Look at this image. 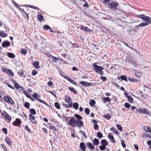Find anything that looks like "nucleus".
Here are the masks:
<instances>
[{"label":"nucleus","mask_w":151,"mask_h":151,"mask_svg":"<svg viewBox=\"0 0 151 151\" xmlns=\"http://www.w3.org/2000/svg\"><path fill=\"white\" fill-rule=\"evenodd\" d=\"M47 85L50 86V87H51L52 86L53 83L51 82L50 81H49L47 83Z\"/></svg>","instance_id":"0e129e2a"},{"label":"nucleus","mask_w":151,"mask_h":151,"mask_svg":"<svg viewBox=\"0 0 151 151\" xmlns=\"http://www.w3.org/2000/svg\"><path fill=\"white\" fill-rule=\"evenodd\" d=\"M136 111H138L140 114H149L151 113L150 111L145 108L136 109Z\"/></svg>","instance_id":"20e7f679"},{"label":"nucleus","mask_w":151,"mask_h":151,"mask_svg":"<svg viewBox=\"0 0 151 151\" xmlns=\"http://www.w3.org/2000/svg\"><path fill=\"white\" fill-rule=\"evenodd\" d=\"M148 24H147V23H146V22H143L141 23L139 25L140 27H145L146 26H147L148 25Z\"/></svg>","instance_id":"ea45409f"},{"label":"nucleus","mask_w":151,"mask_h":151,"mask_svg":"<svg viewBox=\"0 0 151 151\" xmlns=\"http://www.w3.org/2000/svg\"><path fill=\"white\" fill-rule=\"evenodd\" d=\"M71 117L69 116H66L65 117V121L66 122H68H68L70 121V119Z\"/></svg>","instance_id":"09e8293b"},{"label":"nucleus","mask_w":151,"mask_h":151,"mask_svg":"<svg viewBox=\"0 0 151 151\" xmlns=\"http://www.w3.org/2000/svg\"><path fill=\"white\" fill-rule=\"evenodd\" d=\"M76 119L73 117H71L70 121L68 122V125L71 126L73 127H75V124H76Z\"/></svg>","instance_id":"0eeeda50"},{"label":"nucleus","mask_w":151,"mask_h":151,"mask_svg":"<svg viewBox=\"0 0 151 151\" xmlns=\"http://www.w3.org/2000/svg\"><path fill=\"white\" fill-rule=\"evenodd\" d=\"M49 127L50 129H53L55 131L57 130V129L54 126L50 125Z\"/></svg>","instance_id":"864d4df0"},{"label":"nucleus","mask_w":151,"mask_h":151,"mask_svg":"<svg viewBox=\"0 0 151 151\" xmlns=\"http://www.w3.org/2000/svg\"><path fill=\"white\" fill-rule=\"evenodd\" d=\"M100 149L101 150H104L106 149V146L102 145L99 147Z\"/></svg>","instance_id":"3c124183"},{"label":"nucleus","mask_w":151,"mask_h":151,"mask_svg":"<svg viewBox=\"0 0 151 151\" xmlns=\"http://www.w3.org/2000/svg\"><path fill=\"white\" fill-rule=\"evenodd\" d=\"M27 6L28 7H29L30 8H34L35 9H37L38 10H39L38 9V7H34L32 5H27Z\"/></svg>","instance_id":"680f3d73"},{"label":"nucleus","mask_w":151,"mask_h":151,"mask_svg":"<svg viewBox=\"0 0 151 151\" xmlns=\"http://www.w3.org/2000/svg\"><path fill=\"white\" fill-rule=\"evenodd\" d=\"M70 104H69L65 105V107L67 108H69L72 106V102L69 103Z\"/></svg>","instance_id":"bf43d9fd"},{"label":"nucleus","mask_w":151,"mask_h":151,"mask_svg":"<svg viewBox=\"0 0 151 151\" xmlns=\"http://www.w3.org/2000/svg\"><path fill=\"white\" fill-rule=\"evenodd\" d=\"M100 78L103 81H106V78L104 76H101V77Z\"/></svg>","instance_id":"774afa93"},{"label":"nucleus","mask_w":151,"mask_h":151,"mask_svg":"<svg viewBox=\"0 0 151 151\" xmlns=\"http://www.w3.org/2000/svg\"><path fill=\"white\" fill-rule=\"evenodd\" d=\"M131 106V105L128 103L126 102L125 103V107L126 108H129Z\"/></svg>","instance_id":"603ef678"},{"label":"nucleus","mask_w":151,"mask_h":151,"mask_svg":"<svg viewBox=\"0 0 151 151\" xmlns=\"http://www.w3.org/2000/svg\"><path fill=\"white\" fill-rule=\"evenodd\" d=\"M10 98V97L9 96H4V100L7 102H8Z\"/></svg>","instance_id":"49530a36"},{"label":"nucleus","mask_w":151,"mask_h":151,"mask_svg":"<svg viewBox=\"0 0 151 151\" xmlns=\"http://www.w3.org/2000/svg\"><path fill=\"white\" fill-rule=\"evenodd\" d=\"M93 66L94 67L93 70L96 71V73L100 75H103L104 72L102 71L104 69V67L101 66L97 65L96 63L93 64Z\"/></svg>","instance_id":"f257e3e1"},{"label":"nucleus","mask_w":151,"mask_h":151,"mask_svg":"<svg viewBox=\"0 0 151 151\" xmlns=\"http://www.w3.org/2000/svg\"><path fill=\"white\" fill-rule=\"evenodd\" d=\"M95 104V101L93 99L91 100L89 102L90 105L92 106H93Z\"/></svg>","instance_id":"c756f323"},{"label":"nucleus","mask_w":151,"mask_h":151,"mask_svg":"<svg viewBox=\"0 0 151 151\" xmlns=\"http://www.w3.org/2000/svg\"><path fill=\"white\" fill-rule=\"evenodd\" d=\"M145 130H146L147 132L150 131H151L150 128V126H145L144 128Z\"/></svg>","instance_id":"e433bc0d"},{"label":"nucleus","mask_w":151,"mask_h":151,"mask_svg":"<svg viewBox=\"0 0 151 151\" xmlns=\"http://www.w3.org/2000/svg\"><path fill=\"white\" fill-rule=\"evenodd\" d=\"M29 120L30 121L32 122L34 124H36L37 123V122L35 121V116H33L32 117H29Z\"/></svg>","instance_id":"412c9836"},{"label":"nucleus","mask_w":151,"mask_h":151,"mask_svg":"<svg viewBox=\"0 0 151 151\" xmlns=\"http://www.w3.org/2000/svg\"><path fill=\"white\" fill-rule=\"evenodd\" d=\"M10 42L6 40L4 41L2 43V46L3 47H9L10 46Z\"/></svg>","instance_id":"f8f14e48"},{"label":"nucleus","mask_w":151,"mask_h":151,"mask_svg":"<svg viewBox=\"0 0 151 151\" xmlns=\"http://www.w3.org/2000/svg\"><path fill=\"white\" fill-rule=\"evenodd\" d=\"M68 89L71 91L73 92L75 94H76L77 93V92L76 90L73 87H69L68 88Z\"/></svg>","instance_id":"4be33fe9"},{"label":"nucleus","mask_w":151,"mask_h":151,"mask_svg":"<svg viewBox=\"0 0 151 151\" xmlns=\"http://www.w3.org/2000/svg\"><path fill=\"white\" fill-rule=\"evenodd\" d=\"M80 29L82 30L83 31L89 32L90 31V29L87 27H85L84 26H81Z\"/></svg>","instance_id":"4468645a"},{"label":"nucleus","mask_w":151,"mask_h":151,"mask_svg":"<svg viewBox=\"0 0 151 151\" xmlns=\"http://www.w3.org/2000/svg\"><path fill=\"white\" fill-rule=\"evenodd\" d=\"M120 78L122 80H124L126 81H127V76L125 75L121 76Z\"/></svg>","instance_id":"c85d7f7f"},{"label":"nucleus","mask_w":151,"mask_h":151,"mask_svg":"<svg viewBox=\"0 0 151 151\" xmlns=\"http://www.w3.org/2000/svg\"><path fill=\"white\" fill-rule=\"evenodd\" d=\"M93 143L94 145H97L99 144V142L98 139L95 138L93 140Z\"/></svg>","instance_id":"b1692460"},{"label":"nucleus","mask_w":151,"mask_h":151,"mask_svg":"<svg viewBox=\"0 0 151 151\" xmlns=\"http://www.w3.org/2000/svg\"><path fill=\"white\" fill-rule=\"evenodd\" d=\"M37 72L35 70H33L32 72V74L34 76L36 74H37Z\"/></svg>","instance_id":"5fc2aeb1"},{"label":"nucleus","mask_w":151,"mask_h":151,"mask_svg":"<svg viewBox=\"0 0 151 151\" xmlns=\"http://www.w3.org/2000/svg\"><path fill=\"white\" fill-rule=\"evenodd\" d=\"M74 116L77 119H79V120H80L81 119H83L82 117L78 114H75Z\"/></svg>","instance_id":"72a5a7b5"},{"label":"nucleus","mask_w":151,"mask_h":151,"mask_svg":"<svg viewBox=\"0 0 151 151\" xmlns=\"http://www.w3.org/2000/svg\"><path fill=\"white\" fill-rule=\"evenodd\" d=\"M103 102L104 103H106V102H110L111 100L109 98V97H104L103 98Z\"/></svg>","instance_id":"aec40b11"},{"label":"nucleus","mask_w":151,"mask_h":151,"mask_svg":"<svg viewBox=\"0 0 151 151\" xmlns=\"http://www.w3.org/2000/svg\"><path fill=\"white\" fill-rule=\"evenodd\" d=\"M8 56L11 58H14L15 56L13 53L11 52H8L7 53Z\"/></svg>","instance_id":"393cba45"},{"label":"nucleus","mask_w":151,"mask_h":151,"mask_svg":"<svg viewBox=\"0 0 151 151\" xmlns=\"http://www.w3.org/2000/svg\"><path fill=\"white\" fill-rule=\"evenodd\" d=\"M108 138L111 142H113L114 141V137L109 134H108Z\"/></svg>","instance_id":"bb28decb"},{"label":"nucleus","mask_w":151,"mask_h":151,"mask_svg":"<svg viewBox=\"0 0 151 151\" xmlns=\"http://www.w3.org/2000/svg\"><path fill=\"white\" fill-rule=\"evenodd\" d=\"M73 106L74 109H77L78 107V104L77 103H74L73 104Z\"/></svg>","instance_id":"c9c22d12"},{"label":"nucleus","mask_w":151,"mask_h":151,"mask_svg":"<svg viewBox=\"0 0 151 151\" xmlns=\"http://www.w3.org/2000/svg\"><path fill=\"white\" fill-rule=\"evenodd\" d=\"M1 115L5 118V121L7 122H9L11 120V117L5 111H3L1 113Z\"/></svg>","instance_id":"7ed1b4c3"},{"label":"nucleus","mask_w":151,"mask_h":151,"mask_svg":"<svg viewBox=\"0 0 151 151\" xmlns=\"http://www.w3.org/2000/svg\"><path fill=\"white\" fill-rule=\"evenodd\" d=\"M37 18L38 20L40 22L43 21L44 19V17L43 16L40 14H37Z\"/></svg>","instance_id":"a211bd4d"},{"label":"nucleus","mask_w":151,"mask_h":151,"mask_svg":"<svg viewBox=\"0 0 151 151\" xmlns=\"http://www.w3.org/2000/svg\"><path fill=\"white\" fill-rule=\"evenodd\" d=\"M7 34L5 33L0 32V36L2 37H4L7 36Z\"/></svg>","instance_id":"de8ad7c7"},{"label":"nucleus","mask_w":151,"mask_h":151,"mask_svg":"<svg viewBox=\"0 0 151 151\" xmlns=\"http://www.w3.org/2000/svg\"><path fill=\"white\" fill-rule=\"evenodd\" d=\"M8 103L12 105H14V102L12 99L11 97L9 99Z\"/></svg>","instance_id":"f704fd0d"},{"label":"nucleus","mask_w":151,"mask_h":151,"mask_svg":"<svg viewBox=\"0 0 151 151\" xmlns=\"http://www.w3.org/2000/svg\"><path fill=\"white\" fill-rule=\"evenodd\" d=\"M127 99H128V101L129 102L131 103L133 102V99L131 96H127Z\"/></svg>","instance_id":"2f4dec72"},{"label":"nucleus","mask_w":151,"mask_h":151,"mask_svg":"<svg viewBox=\"0 0 151 151\" xmlns=\"http://www.w3.org/2000/svg\"><path fill=\"white\" fill-rule=\"evenodd\" d=\"M121 143H122V147L124 148H125L126 147V146L125 144V143L124 142L123 140H121Z\"/></svg>","instance_id":"13d9d810"},{"label":"nucleus","mask_w":151,"mask_h":151,"mask_svg":"<svg viewBox=\"0 0 151 151\" xmlns=\"http://www.w3.org/2000/svg\"><path fill=\"white\" fill-rule=\"evenodd\" d=\"M55 106L58 109H60V106L59 103L58 102H56L55 103Z\"/></svg>","instance_id":"a18cd8bd"},{"label":"nucleus","mask_w":151,"mask_h":151,"mask_svg":"<svg viewBox=\"0 0 151 151\" xmlns=\"http://www.w3.org/2000/svg\"><path fill=\"white\" fill-rule=\"evenodd\" d=\"M101 143L102 145L106 146L108 145V143L107 141L105 139H102L101 141Z\"/></svg>","instance_id":"a878e982"},{"label":"nucleus","mask_w":151,"mask_h":151,"mask_svg":"<svg viewBox=\"0 0 151 151\" xmlns=\"http://www.w3.org/2000/svg\"><path fill=\"white\" fill-rule=\"evenodd\" d=\"M21 121L19 119L17 118L16 120L14 121L13 124L15 126H19L21 124Z\"/></svg>","instance_id":"9d476101"},{"label":"nucleus","mask_w":151,"mask_h":151,"mask_svg":"<svg viewBox=\"0 0 151 151\" xmlns=\"http://www.w3.org/2000/svg\"><path fill=\"white\" fill-rule=\"evenodd\" d=\"M97 137L99 139H101L103 137L102 134L100 132H98L97 133Z\"/></svg>","instance_id":"473e14b6"},{"label":"nucleus","mask_w":151,"mask_h":151,"mask_svg":"<svg viewBox=\"0 0 151 151\" xmlns=\"http://www.w3.org/2000/svg\"><path fill=\"white\" fill-rule=\"evenodd\" d=\"M29 103L28 102H25L24 104V107L27 108L29 109Z\"/></svg>","instance_id":"c03bdc74"},{"label":"nucleus","mask_w":151,"mask_h":151,"mask_svg":"<svg viewBox=\"0 0 151 151\" xmlns=\"http://www.w3.org/2000/svg\"><path fill=\"white\" fill-rule=\"evenodd\" d=\"M25 128L27 130L28 132H30V129L26 125L25 126Z\"/></svg>","instance_id":"69168bd1"},{"label":"nucleus","mask_w":151,"mask_h":151,"mask_svg":"<svg viewBox=\"0 0 151 151\" xmlns=\"http://www.w3.org/2000/svg\"><path fill=\"white\" fill-rule=\"evenodd\" d=\"M79 83L83 86H91L92 85L91 82L88 83L86 81H80Z\"/></svg>","instance_id":"6e6552de"},{"label":"nucleus","mask_w":151,"mask_h":151,"mask_svg":"<svg viewBox=\"0 0 151 151\" xmlns=\"http://www.w3.org/2000/svg\"><path fill=\"white\" fill-rule=\"evenodd\" d=\"M142 137L144 138H145V137H149L151 139V135H150V134H148L147 133H144L142 134Z\"/></svg>","instance_id":"cd10ccee"},{"label":"nucleus","mask_w":151,"mask_h":151,"mask_svg":"<svg viewBox=\"0 0 151 151\" xmlns=\"http://www.w3.org/2000/svg\"><path fill=\"white\" fill-rule=\"evenodd\" d=\"M21 11L23 14L24 15V14H25L27 16V17L28 18V15L27 13H26V12H25L23 9H22Z\"/></svg>","instance_id":"4d7b16f0"},{"label":"nucleus","mask_w":151,"mask_h":151,"mask_svg":"<svg viewBox=\"0 0 151 151\" xmlns=\"http://www.w3.org/2000/svg\"><path fill=\"white\" fill-rule=\"evenodd\" d=\"M51 58L53 60V61L54 62H56L57 60H58V58L55 57L52 55H51Z\"/></svg>","instance_id":"4c0bfd02"},{"label":"nucleus","mask_w":151,"mask_h":151,"mask_svg":"<svg viewBox=\"0 0 151 151\" xmlns=\"http://www.w3.org/2000/svg\"><path fill=\"white\" fill-rule=\"evenodd\" d=\"M18 73L19 75L22 76L23 75V72L22 70L19 69V70H18Z\"/></svg>","instance_id":"79ce46f5"},{"label":"nucleus","mask_w":151,"mask_h":151,"mask_svg":"<svg viewBox=\"0 0 151 151\" xmlns=\"http://www.w3.org/2000/svg\"><path fill=\"white\" fill-rule=\"evenodd\" d=\"M65 101L69 103L72 102V100L70 97L68 96L67 95L65 96Z\"/></svg>","instance_id":"2eb2a0df"},{"label":"nucleus","mask_w":151,"mask_h":151,"mask_svg":"<svg viewBox=\"0 0 151 151\" xmlns=\"http://www.w3.org/2000/svg\"><path fill=\"white\" fill-rule=\"evenodd\" d=\"M33 65L35 68L36 69H39L40 68L39 66V62L38 61H36L34 62L33 63Z\"/></svg>","instance_id":"f3484780"},{"label":"nucleus","mask_w":151,"mask_h":151,"mask_svg":"<svg viewBox=\"0 0 151 151\" xmlns=\"http://www.w3.org/2000/svg\"><path fill=\"white\" fill-rule=\"evenodd\" d=\"M14 87L17 89H21V91H22L23 89V87L22 86H20L17 83H16L14 84Z\"/></svg>","instance_id":"5701e85b"},{"label":"nucleus","mask_w":151,"mask_h":151,"mask_svg":"<svg viewBox=\"0 0 151 151\" xmlns=\"http://www.w3.org/2000/svg\"><path fill=\"white\" fill-rule=\"evenodd\" d=\"M2 131L4 132L5 134H6L7 132V130L6 128H3L2 129Z\"/></svg>","instance_id":"6e6d98bb"},{"label":"nucleus","mask_w":151,"mask_h":151,"mask_svg":"<svg viewBox=\"0 0 151 151\" xmlns=\"http://www.w3.org/2000/svg\"><path fill=\"white\" fill-rule=\"evenodd\" d=\"M76 125L78 127H82L83 125V121L79 119L76 120Z\"/></svg>","instance_id":"1a4fd4ad"},{"label":"nucleus","mask_w":151,"mask_h":151,"mask_svg":"<svg viewBox=\"0 0 151 151\" xmlns=\"http://www.w3.org/2000/svg\"><path fill=\"white\" fill-rule=\"evenodd\" d=\"M116 127L119 130L121 131H122V127L121 125L119 124H116Z\"/></svg>","instance_id":"58836bf2"},{"label":"nucleus","mask_w":151,"mask_h":151,"mask_svg":"<svg viewBox=\"0 0 151 151\" xmlns=\"http://www.w3.org/2000/svg\"><path fill=\"white\" fill-rule=\"evenodd\" d=\"M30 113L33 114V115H35L36 114V111L33 108H31L30 109Z\"/></svg>","instance_id":"7c9ffc66"},{"label":"nucleus","mask_w":151,"mask_h":151,"mask_svg":"<svg viewBox=\"0 0 151 151\" xmlns=\"http://www.w3.org/2000/svg\"><path fill=\"white\" fill-rule=\"evenodd\" d=\"M33 97L37 101H39L40 102L45 104V105H47V103L44 101L42 100L41 99H40L38 98V97H40V95L39 94L35 93L33 94Z\"/></svg>","instance_id":"423d86ee"},{"label":"nucleus","mask_w":151,"mask_h":151,"mask_svg":"<svg viewBox=\"0 0 151 151\" xmlns=\"http://www.w3.org/2000/svg\"><path fill=\"white\" fill-rule=\"evenodd\" d=\"M80 147L81 150L83 151H86V147L84 143L81 142L80 144Z\"/></svg>","instance_id":"dca6fc26"},{"label":"nucleus","mask_w":151,"mask_h":151,"mask_svg":"<svg viewBox=\"0 0 151 151\" xmlns=\"http://www.w3.org/2000/svg\"><path fill=\"white\" fill-rule=\"evenodd\" d=\"M5 70L7 72V73L9 76H10L12 77L14 76V73L11 70L5 69Z\"/></svg>","instance_id":"6ab92c4d"},{"label":"nucleus","mask_w":151,"mask_h":151,"mask_svg":"<svg viewBox=\"0 0 151 151\" xmlns=\"http://www.w3.org/2000/svg\"><path fill=\"white\" fill-rule=\"evenodd\" d=\"M24 55H25L27 52V51L25 49H21L20 51Z\"/></svg>","instance_id":"37998d69"},{"label":"nucleus","mask_w":151,"mask_h":151,"mask_svg":"<svg viewBox=\"0 0 151 151\" xmlns=\"http://www.w3.org/2000/svg\"><path fill=\"white\" fill-rule=\"evenodd\" d=\"M106 119H111V117L109 115H106L104 116Z\"/></svg>","instance_id":"e2e57ef3"},{"label":"nucleus","mask_w":151,"mask_h":151,"mask_svg":"<svg viewBox=\"0 0 151 151\" xmlns=\"http://www.w3.org/2000/svg\"><path fill=\"white\" fill-rule=\"evenodd\" d=\"M64 78H65L66 79L68 80L69 82L70 81V80L71 79L68 76H65Z\"/></svg>","instance_id":"052dcab7"},{"label":"nucleus","mask_w":151,"mask_h":151,"mask_svg":"<svg viewBox=\"0 0 151 151\" xmlns=\"http://www.w3.org/2000/svg\"><path fill=\"white\" fill-rule=\"evenodd\" d=\"M5 141L7 144L10 146H11L12 145V142L11 141V139L7 137H6L5 138Z\"/></svg>","instance_id":"ddd939ff"},{"label":"nucleus","mask_w":151,"mask_h":151,"mask_svg":"<svg viewBox=\"0 0 151 151\" xmlns=\"http://www.w3.org/2000/svg\"><path fill=\"white\" fill-rule=\"evenodd\" d=\"M43 28L44 29H45L46 30H47L48 29H51V28L48 25H45L43 26Z\"/></svg>","instance_id":"8fccbe9b"},{"label":"nucleus","mask_w":151,"mask_h":151,"mask_svg":"<svg viewBox=\"0 0 151 151\" xmlns=\"http://www.w3.org/2000/svg\"><path fill=\"white\" fill-rule=\"evenodd\" d=\"M85 112L86 114L88 115L90 112V109L88 108H86L85 109Z\"/></svg>","instance_id":"a19ab883"},{"label":"nucleus","mask_w":151,"mask_h":151,"mask_svg":"<svg viewBox=\"0 0 151 151\" xmlns=\"http://www.w3.org/2000/svg\"><path fill=\"white\" fill-rule=\"evenodd\" d=\"M109 7L111 8L112 10H118L119 8L117 7L119 5L118 3L114 2V1L111 2V3L109 4Z\"/></svg>","instance_id":"39448f33"},{"label":"nucleus","mask_w":151,"mask_h":151,"mask_svg":"<svg viewBox=\"0 0 151 151\" xmlns=\"http://www.w3.org/2000/svg\"><path fill=\"white\" fill-rule=\"evenodd\" d=\"M70 82L71 83H72V84L75 85L76 86H77V84L75 83V81L72 80V79H71V80H70Z\"/></svg>","instance_id":"338daca9"},{"label":"nucleus","mask_w":151,"mask_h":151,"mask_svg":"<svg viewBox=\"0 0 151 151\" xmlns=\"http://www.w3.org/2000/svg\"><path fill=\"white\" fill-rule=\"evenodd\" d=\"M137 16L142 19L143 21L146 22L148 25L151 23V17L145 16L143 14L137 15Z\"/></svg>","instance_id":"f03ea898"},{"label":"nucleus","mask_w":151,"mask_h":151,"mask_svg":"<svg viewBox=\"0 0 151 151\" xmlns=\"http://www.w3.org/2000/svg\"><path fill=\"white\" fill-rule=\"evenodd\" d=\"M87 146L88 148L91 151H93L94 148V145L91 142L86 143Z\"/></svg>","instance_id":"9b49d317"}]
</instances>
